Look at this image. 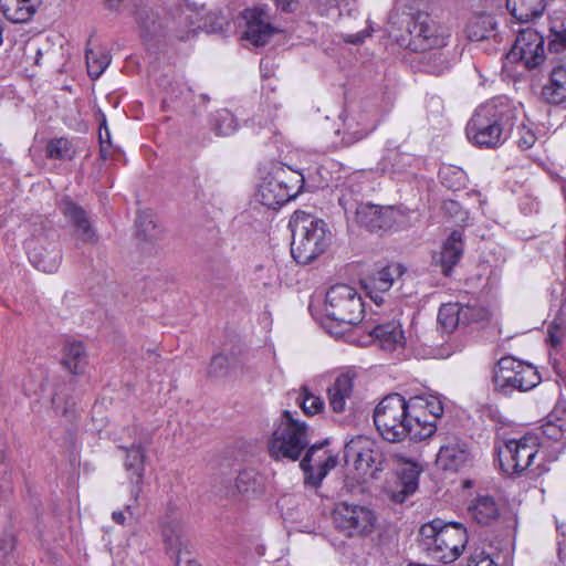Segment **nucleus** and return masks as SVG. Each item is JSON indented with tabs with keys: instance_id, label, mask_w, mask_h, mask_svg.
Masks as SVG:
<instances>
[{
	"instance_id": "obj_1",
	"label": "nucleus",
	"mask_w": 566,
	"mask_h": 566,
	"mask_svg": "<svg viewBox=\"0 0 566 566\" xmlns=\"http://www.w3.org/2000/svg\"><path fill=\"white\" fill-rule=\"evenodd\" d=\"M516 114L517 108L506 97L480 105L467 125L468 139L482 148L503 145L515 125Z\"/></svg>"
},
{
	"instance_id": "obj_2",
	"label": "nucleus",
	"mask_w": 566,
	"mask_h": 566,
	"mask_svg": "<svg viewBox=\"0 0 566 566\" xmlns=\"http://www.w3.org/2000/svg\"><path fill=\"white\" fill-rule=\"evenodd\" d=\"M410 415V399L399 394H390L384 397L374 410V423L381 437L389 442H400L405 439L421 441L426 439L431 427H422L418 430V423Z\"/></svg>"
},
{
	"instance_id": "obj_3",
	"label": "nucleus",
	"mask_w": 566,
	"mask_h": 566,
	"mask_svg": "<svg viewBox=\"0 0 566 566\" xmlns=\"http://www.w3.org/2000/svg\"><path fill=\"white\" fill-rule=\"evenodd\" d=\"M419 537L422 549L444 564L455 560L462 554L469 538L462 523L440 518L423 524Z\"/></svg>"
},
{
	"instance_id": "obj_4",
	"label": "nucleus",
	"mask_w": 566,
	"mask_h": 566,
	"mask_svg": "<svg viewBox=\"0 0 566 566\" xmlns=\"http://www.w3.org/2000/svg\"><path fill=\"white\" fill-rule=\"evenodd\" d=\"M292 228L291 253L301 264H308L322 254L329 244L331 232L326 223L313 216L296 211L290 220Z\"/></svg>"
},
{
	"instance_id": "obj_5",
	"label": "nucleus",
	"mask_w": 566,
	"mask_h": 566,
	"mask_svg": "<svg viewBox=\"0 0 566 566\" xmlns=\"http://www.w3.org/2000/svg\"><path fill=\"white\" fill-rule=\"evenodd\" d=\"M325 312V327L329 334L338 337L361 322L364 304L354 287L336 284L326 293Z\"/></svg>"
},
{
	"instance_id": "obj_6",
	"label": "nucleus",
	"mask_w": 566,
	"mask_h": 566,
	"mask_svg": "<svg viewBox=\"0 0 566 566\" xmlns=\"http://www.w3.org/2000/svg\"><path fill=\"white\" fill-rule=\"evenodd\" d=\"M308 446L307 426L284 410L269 440V454L274 460L296 461Z\"/></svg>"
},
{
	"instance_id": "obj_7",
	"label": "nucleus",
	"mask_w": 566,
	"mask_h": 566,
	"mask_svg": "<svg viewBox=\"0 0 566 566\" xmlns=\"http://www.w3.org/2000/svg\"><path fill=\"white\" fill-rule=\"evenodd\" d=\"M541 382L536 368L514 357H502L493 369L494 390L509 396L514 390L527 391Z\"/></svg>"
},
{
	"instance_id": "obj_8",
	"label": "nucleus",
	"mask_w": 566,
	"mask_h": 566,
	"mask_svg": "<svg viewBox=\"0 0 566 566\" xmlns=\"http://www.w3.org/2000/svg\"><path fill=\"white\" fill-rule=\"evenodd\" d=\"M335 530L348 538L369 536L376 526L375 512L360 504L339 502L332 511Z\"/></svg>"
},
{
	"instance_id": "obj_9",
	"label": "nucleus",
	"mask_w": 566,
	"mask_h": 566,
	"mask_svg": "<svg viewBox=\"0 0 566 566\" xmlns=\"http://www.w3.org/2000/svg\"><path fill=\"white\" fill-rule=\"evenodd\" d=\"M344 459L347 465L353 464L364 480L378 479V473L384 471L387 464L376 442L365 436H357L345 444Z\"/></svg>"
},
{
	"instance_id": "obj_10",
	"label": "nucleus",
	"mask_w": 566,
	"mask_h": 566,
	"mask_svg": "<svg viewBox=\"0 0 566 566\" xmlns=\"http://www.w3.org/2000/svg\"><path fill=\"white\" fill-rule=\"evenodd\" d=\"M304 178L301 174H287L281 169L264 179L259 187L256 199L264 207L277 209L294 199L302 190Z\"/></svg>"
},
{
	"instance_id": "obj_11",
	"label": "nucleus",
	"mask_w": 566,
	"mask_h": 566,
	"mask_svg": "<svg viewBox=\"0 0 566 566\" xmlns=\"http://www.w3.org/2000/svg\"><path fill=\"white\" fill-rule=\"evenodd\" d=\"M407 31L410 35L408 48L412 51L442 49L447 45L450 32L427 12H417L409 17Z\"/></svg>"
},
{
	"instance_id": "obj_12",
	"label": "nucleus",
	"mask_w": 566,
	"mask_h": 566,
	"mask_svg": "<svg viewBox=\"0 0 566 566\" xmlns=\"http://www.w3.org/2000/svg\"><path fill=\"white\" fill-rule=\"evenodd\" d=\"M25 249L31 263L40 271L53 273L57 270L62 254L57 233L53 229H41L27 241Z\"/></svg>"
},
{
	"instance_id": "obj_13",
	"label": "nucleus",
	"mask_w": 566,
	"mask_h": 566,
	"mask_svg": "<svg viewBox=\"0 0 566 566\" xmlns=\"http://www.w3.org/2000/svg\"><path fill=\"white\" fill-rule=\"evenodd\" d=\"M538 452L537 438L524 436L521 439L507 440L499 449L500 468L506 474H521L532 467Z\"/></svg>"
},
{
	"instance_id": "obj_14",
	"label": "nucleus",
	"mask_w": 566,
	"mask_h": 566,
	"mask_svg": "<svg viewBox=\"0 0 566 566\" xmlns=\"http://www.w3.org/2000/svg\"><path fill=\"white\" fill-rule=\"evenodd\" d=\"M161 535L167 554L175 560V566H200L192 557L181 517L177 512H170L161 520Z\"/></svg>"
},
{
	"instance_id": "obj_15",
	"label": "nucleus",
	"mask_w": 566,
	"mask_h": 566,
	"mask_svg": "<svg viewBox=\"0 0 566 566\" xmlns=\"http://www.w3.org/2000/svg\"><path fill=\"white\" fill-rule=\"evenodd\" d=\"M544 45L543 35L528 28L518 33L507 57L513 62H522L527 69H534L545 59Z\"/></svg>"
},
{
	"instance_id": "obj_16",
	"label": "nucleus",
	"mask_w": 566,
	"mask_h": 566,
	"mask_svg": "<svg viewBox=\"0 0 566 566\" xmlns=\"http://www.w3.org/2000/svg\"><path fill=\"white\" fill-rule=\"evenodd\" d=\"M120 449L126 451L125 469L129 474L132 481L130 497L133 503L125 506V511L130 515H136L138 500L143 490V480L145 474V459L146 450L142 443H132L130 447L120 446Z\"/></svg>"
},
{
	"instance_id": "obj_17",
	"label": "nucleus",
	"mask_w": 566,
	"mask_h": 566,
	"mask_svg": "<svg viewBox=\"0 0 566 566\" xmlns=\"http://www.w3.org/2000/svg\"><path fill=\"white\" fill-rule=\"evenodd\" d=\"M243 18L247 22L243 38L256 46L268 43L277 31L270 23L271 15L264 6L244 10Z\"/></svg>"
},
{
	"instance_id": "obj_18",
	"label": "nucleus",
	"mask_w": 566,
	"mask_h": 566,
	"mask_svg": "<svg viewBox=\"0 0 566 566\" xmlns=\"http://www.w3.org/2000/svg\"><path fill=\"white\" fill-rule=\"evenodd\" d=\"M326 455L322 446L314 444L308 448L300 467L305 473V483L317 488L331 469L336 465V458Z\"/></svg>"
},
{
	"instance_id": "obj_19",
	"label": "nucleus",
	"mask_w": 566,
	"mask_h": 566,
	"mask_svg": "<svg viewBox=\"0 0 566 566\" xmlns=\"http://www.w3.org/2000/svg\"><path fill=\"white\" fill-rule=\"evenodd\" d=\"M356 222L370 232L390 229L396 222V211L390 206L360 203L356 207Z\"/></svg>"
},
{
	"instance_id": "obj_20",
	"label": "nucleus",
	"mask_w": 566,
	"mask_h": 566,
	"mask_svg": "<svg viewBox=\"0 0 566 566\" xmlns=\"http://www.w3.org/2000/svg\"><path fill=\"white\" fill-rule=\"evenodd\" d=\"M403 271L400 264L392 263L376 269L373 273L363 280V285L370 298L380 304L384 298L382 293L390 290L394 282L402 275Z\"/></svg>"
},
{
	"instance_id": "obj_21",
	"label": "nucleus",
	"mask_w": 566,
	"mask_h": 566,
	"mask_svg": "<svg viewBox=\"0 0 566 566\" xmlns=\"http://www.w3.org/2000/svg\"><path fill=\"white\" fill-rule=\"evenodd\" d=\"M443 415L442 402L437 398L424 399L415 397L410 399V415L411 419L418 423V430L422 431V427H431L426 439L431 437L436 430V421Z\"/></svg>"
},
{
	"instance_id": "obj_22",
	"label": "nucleus",
	"mask_w": 566,
	"mask_h": 566,
	"mask_svg": "<svg viewBox=\"0 0 566 566\" xmlns=\"http://www.w3.org/2000/svg\"><path fill=\"white\" fill-rule=\"evenodd\" d=\"M470 455L468 443L457 437H451L440 447L437 464L444 471L457 472L465 465Z\"/></svg>"
},
{
	"instance_id": "obj_23",
	"label": "nucleus",
	"mask_w": 566,
	"mask_h": 566,
	"mask_svg": "<svg viewBox=\"0 0 566 566\" xmlns=\"http://www.w3.org/2000/svg\"><path fill=\"white\" fill-rule=\"evenodd\" d=\"M356 374L347 370L339 374L327 388L329 408L334 413H344L354 391Z\"/></svg>"
},
{
	"instance_id": "obj_24",
	"label": "nucleus",
	"mask_w": 566,
	"mask_h": 566,
	"mask_svg": "<svg viewBox=\"0 0 566 566\" xmlns=\"http://www.w3.org/2000/svg\"><path fill=\"white\" fill-rule=\"evenodd\" d=\"M463 248L462 231L454 230L442 244L440 252L433 254L434 264L440 266L444 275H450L452 269L459 263Z\"/></svg>"
},
{
	"instance_id": "obj_25",
	"label": "nucleus",
	"mask_w": 566,
	"mask_h": 566,
	"mask_svg": "<svg viewBox=\"0 0 566 566\" xmlns=\"http://www.w3.org/2000/svg\"><path fill=\"white\" fill-rule=\"evenodd\" d=\"M542 97L554 105L566 102V59L552 69L549 83L542 88Z\"/></svg>"
},
{
	"instance_id": "obj_26",
	"label": "nucleus",
	"mask_w": 566,
	"mask_h": 566,
	"mask_svg": "<svg viewBox=\"0 0 566 566\" xmlns=\"http://www.w3.org/2000/svg\"><path fill=\"white\" fill-rule=\"evenodd\" d=\"M370 336L384 350L392 352L405 346L401 325L396 321L376 325L371 329Z\"/></svg>"
},
{
	"instance_id": "obj_27",
	"label": "nucleus",
	"mask_w": 566,
	"mask_h": 566,
	"mask_svg": "<svg viewBox=\"0 0 566 566\" xmlns=\"http://www.w3.org/2000/svg\"><path fill=\"white\" fill-rule=\"evenodd\" d=\"M41 0H0V11L13 23L28 22L36 11Z\"/></svg>"
},
{
	"instance_id": "obj_28",
	"label": "nucleus",
	"mask_w": 566,
	"mask_h": 566,
	"mask_svg": "<svg viewBox=\"0 0 566 566\" xmlns=\"http://www.w3.org/2000/svg\"><path fill=\"white\" fill-rule=\"evenodd\" d=\"M420 473L421 468L417 463L406 461L402 464L398 473L400 490L392 493V500L395 502L402 503L409 495L417 491Z\"/></svg>"
},
{
	"instance_id": "obj_29",
	"label": "nucleus",
	"mask_w": 566,
	"mask_h": 566,
	"mask_svg": "<svg viewBox=\"0 0 566 566\" xmlns=\"http://www.w3.org/2000/svg\"><path fill=\"white\" fill-rule=\"evenodd\" d=\"M469 513L479 524H490L499 515V506L495 500L490 495H478L469 506Z\"/></svg>"
},
{
	"instance_id": "obj_30",
	"label": "nucleus",
	"mask_w": 566,
	"mask_h": 566,
	"mask_svg": "<svg viewBox=\"0 0 566 566\" xmlns=\"http://www.w3.org/2000/svg\"><path fill=\"white\" fill-rule=\"evenodd\" d=\"M265 480L253 468H247L239 472L235 479V489L245 496H256L263 493Z\"/></svg>"
},
{
	"instance_id": "obj_31",
	"label": "nucleus",
	"mask_w": 566,
	"mask_h": 566,
	"mask_svg": "<svg viewBox=\"0 0 566 566\" xmlns=\"http://www.w3.org/2000/svg\"><path fill=\"white\" fill-rule=\"evenodd\" d=\"M62 364L70 373L74 375L82 374L87 364V355L83 343H66Z\"/></svg>"
},
{
	"instance_id": "obj_32",
	"label": "nucleus",
	"mask_w": 566,
	"mask_h": 566,
	"mask_svg": "<svg viewBox=\"0 0 566 566\" xmlns=\"http://www.w3.org/2000/svg\"><path fill=\"white\" fill-rule=\"evenodd\" d=\"M495 21L491 15H479L467 25L468 38L471 41H483L493 35L495 30Z\"/></svg>"
},
{
	"instance_id": "obj_33",
	"label": "nucleus",
	"mask_w": 566,
	"mask_h": 566,
	"mask_svg": "<svg viewBox=\"0 0 566 566\" xmlns=\"http://www.w3.org/2000/svg\"><path fill=\"white\" fill-rule=\"evenodd\" d=\"M426 73L440 75L449 69V60L441 49H427L420 59Z\"/></svg>"
},
{
	"instance_id": "obj_34",
	"label": "nucleus",
	"mask_w": 566,
	"mask_h": 566,
	"mask_svg": "<svg viewBox=\"0 0 566 566\" xmlns=\"http://www.w3.org/2000/svg\"><path fill=\"white\" fill-rule=\"evenodd\" d=\"M438 322L447 333H451L462 325L460 303L443 304L438 313Z\"/></svg>"
},
{
	"instance_id": "obj_35",
	"label": "nucleus",
	"mask_w": 566,
	"mask_h": 566,
	"mask_svg": "<svg viewBox=\"0 0 566 566\" xmlns=\"http://www.w3.org/2000/svg\"><path fill=\"white\" fill-rule=\"evenodd\" d=\"M87 73L91 78H98L111 62L109 55L104 51H94L86 49L85 51Z\"/></svg>"
},
{
	"instance_id": "obj_36",
	"label": "nucleus",
	"mask_w": 566,
	"mask_h": 566,
	"mask_svg": "<svg viewBox=\"0 0 566 566\" xmlns=\"http://www.w3.org/2000/svg\"><path fill=\"white\" fill-rule=\"evenodd\" d=\"M237 364L238 359L234 356L219 354L212 357L208 373L216 378L226 377Z\"/></svg>"
},
{
	"instance_id": "obj_37",
	"label": "nucleus",
	"mask_w": 566,
	"mask_h": 566,
	"mask_svg": "<svg viewBox=\"0 0 566 566\" xmlns=\"http://www.w3.org/2000/svg\"><path fill=\"white\" fill-rule=\"evenodd\" d=\"M74 154L75 150L66 138H56L46 145V155L52 159H72Z\"/></svg>"
},
{
	"instance_id": "obj_38",
	"label": "nucleus",
	"mask_w": 566,
	"mask_h": 566,
	"mask_svg": "<svg viewBox=\"0 0 566 566\" xmlns=\"http://www.w3.org/2000/svg\"><path fill=\"white\" fill-rule=\"evenodd\" d=\"M137 234L144 240H156L159 231L150 212H142L136 219Z\"/></svg>"
},
{
	"instance_id": "obj_39",
	"label": "nucleus",
	"mask_w": 566,
	"mask_h": 566,
	"mask_svg": "<svg viewBox=\"0 0 566 566\" xmlns=\"http://www.w3.org/2000/svg\"><path fill=\"white\" fill-rule=\"evenodd\" d=\"M441 182L448 188L452 190L460 189L465 181V175L464 171L460 168L455 167H443L440 169L439 172Z\"/></svg>"
},
{
	"instance_id": "obj_40",
	"label": "nucleus",
	"mask_w": 566,
	"mask_h": 566,
	"mask_svg": "<svg viewBox=\"0 0 566 566\" xmlns=\"http://www.w3.org/2000/svg\"><path fill=\"white\" fill-rule=\"evenodd\" d=\"M60 208L73 228L88 219L86 211L69 198L62 200Z\"/></svg>"
},
{
	"instance_id": "obj_41",
	"label": "nucleus",
	"mask_w": 566,
	"mask_h": 566,
	"mask_svg": "<svg viewBox=\"0 0 566 566\" xmlns=\"http://www.w3.org/2000/svg\"><path fill=\"white\" fill-rule=\"evenodd\" d=\"M460 312L463 326L488 318V312L478 305L460 304Z\"/></svg>"
},
{
	"instance_id": "obj_42",
	"label": "nucleus",
	"mask_w": 566,
	"mask_h": 566,
	"mask_svg": "<svg viewBox=\"0 0 566 566\" xmlns=\"http://www.w3.org/2000/svg\"><path fill=\"white\" fill-rule=\"evenodd\" d=\"M297 399L301 400V407L306 415H315L324 408V401L308 392L306 388H303Z\"/></svg>"
},
{
	"instance_id": "obj_43",
	"label": "nucleus",
	"mask_w": 566,
	"mask_h": 566,
	"mask_svg": "<svg viewBox=\"0 0 566 566\" xmlns=\"http://www.w3.org/2000/svg\"><path fill=\"white\" fill-rule=\"evenodd\" d=\"M138 23L140 27L142 36L153 38L158 33L159 25L147 11H142L138 13Z\"/></svg>"
},
{
	"instance_id": "obj_44",
	"label": "nucleus",
	"mask_w": 566,
	"mask_h": 566,
	"mask_svg": "<svg viewBox=\"0 0 566 566\" xmlns=\"http://www.w3.org/2000/svg\"><path fill=\"white\" fill-rule=\"evenodd\" d=\"M74 234L84 243H95L97 241V235L92 227L90 218L74 227Z\"/></svg>"
},
{
	"instance_id": "obj_45",
	"label": "nucleus",
	"mask_w": 566,
	"mask_h": 566,
	"mask_svg": "<svg viewBox=\"0 0 566 566\" xmlns=\"http://www.w3.org/2000/svg\"><path fill=\"white\" fill-rule=\"evenodd\" d=\"M566 50V29L553 31L549 35L548 51L559 53Z\"/></svg>"
},
{
	"instance_id": "obj_46",
	"label": "nucleus",
	"mask_w": 566,
	"mask_h": 566,
	"mask_svg": "<svg viewBox=\"0 0 566 566\" xmlns=\"http://www.w3.org/2000/svg\"><path fill=\"white\" fill-rule=\"evenodd\" d=\"M517 144L523 149L531 148L536 142L534 132L524 124L517 127Z\"/></svg>"
},
{
	"instance_id": "obj_47",
	"label": "nucleus",
	"mask_w": 566,
	"mask_h": 566,
	"mask_svg": "<svg viewBox=\"0 0 566 566\" xmlns=\"http://www.w3.org/2000/svg\"><path fill=\"white\" fill-rule=\"evenodd\" d=\"M338 202L344 208L346 213L350 211H354L356 213V207L360 205L358 200L354 197L353 189L349 187H346L342 190V195L338 198Z\"/></svg>"
},
{
	"instance_id": "obj_48",
	"label": "nucleus",
	"mask_w": 566,
	"mask_h": 566,
	"mask_svg": "<svg viewBox=\"0 0 566 566\" xmlns=\"http://www.w3.org/2000/svg\"><path fill=\"white\" fill-rule=\"evenodd\" d=\"M565 335V328L560 323L556 321L552 322L547 328V340L553 347H557L562 344Z\"/></svg>"
},
{
	"instance_id": "obj_49",
	"label": "nucleus",
	"mask_w": 566,
	"mask_h": 566,
	"mask_svg": "<svg viewBox=\"0 0 566 566\" xmlns=\"http://www.w3.org/2000/svg\"><path fill=\"white\" fill-rule=\"evenodd\" d=\"M361 124V127L359 129H354L353 132H347V143L350 144V143H355L357 140H360L363 139L364 137H366L370 132H373L375 129V124L374 123H360Z\"/></svg>"
},
{
	"instance_id": "obj_50",
	"label": "nucleus",
	"mask_w": 566,
	"mask_h": 566,
	"mask_svg": "<svg viewBox=\"0 0 566 566\" xmlns=\"http://www.w3.org/2000/svg\"><path fill=\"white\" fill-rule=\"evenodd\" d=\"M544 433L548 438L556 440V441L566 439L565 432L563 430V424L559 426L554 422H548L544 426Z\"/></svg>"
},
{
	"instance_id": "obj_51",
	"label": "nucleus",
	"mask_w": 566,
	"mask_h": 566,
	"mask_svg": "<svg viewBox=\"0 0 566 566\" xmlns=\"http://www.w3.org/2000/svg\"><path fill=\"white\" fill-rule=\"evenodd\" d=\"M14 549V542L12 538H3L0 541V564H6L9 556Z\"/></svg>"
},
{
	"instance_id": "obj_52",
	"label": "nucleus",
	"mask_w": 566,
	"mask_h": 566,
	"mask_svg": "<svg viewBox=\"0 0 566 566\" xmlns=\"http://www.w3.org/2000/svg\"><path fill=\"white\" fill-rule=\"evenodd\" d=\"M443 210L446 213L450 214L451 217H460L464 214L461 210L460 205L454 200H446L443 202Z\"/></svg>"
},
{
	"instance_id": "obj_53",
	"label": "nucleus",
	"mask_w": 566,
	"mask_h": 566,
	"mask_svg": "<svg viewBox=\"0 0 566 566\" xmlns=\"http://www.w3.org/2000/svg\"><path fill=\"white\" fill-rule=\"evenodd\" d=\"M468 566H495V564L490 556L481 554L478 559L471 558Z\"/></svg>"
},
{
	"instance_id": "obj_54",
	"label": "nucleus",
	"mask_w": 566,
	"mask_h": 566,
	"mask_svg": "<svg viewBox=\"0 0 566 566\" xmlns=\"http://www.w3.org/2000/svg\"><path fill=\"white\" fill-rule=\"evenodd\" d=\"M98 139L101 144V153L104 155L106 148L105 145H111V133L108 127H105V130L98 132Z\"/></svg>"
},
{
	"instance_id": "obj_55",
	"label": "nucleus",
	"mask_w": 566,
	"mask_h": 566,
	"mask_svg": "<svg viewBox=\"0 0 566 566\" xmlns=\"http://www.w3.org/2000/svg\"><path fill=\"white\" fill-rule=\"evenodd\" d=\"M8 461H7V444L0 442V471L7 473Z\"/></svg>"
},
{
	"instance_id": "obj_56",
	"label": "nucleus",
	"mask_w": 566,
	"mask_h": 566,
	"mask_svg": "<svg viewBox=\"0 0 566 566\" xmlns=\"http://www.w3.org/2000/svg\"><path fill=\"white\" fill-rule=\"evenodd\" d=\"M366 36H369V33L367 32H359L356 34H350L346 38V41L353 44H357L364 41Z\"/></svg>"
},
{
	"instance_id": "obj_57",
	"label": "nucleus",
	"mask_w": 566,
	"mask_h": 566,
	"mask_svg": "<svg viewBox=\"0 0 566 566\" xmlns=\"http://www.w3.org/2000/svg\"><path fill=\"white\" fill-rule=\"evenodd\" d=\"M105 7L111 11H118L125 0H104Z\"/></svg>"
},
{
	"instance_id": "obj_58",
	"label": "nucleus",
	"mask_w": 566,
	"mask_h": 566,
	"mask_svg": "<svg viewBox=\"0 0 566 566\" xmlns=\"http://www.w3.org/2000/svg\"><path fill=\"white\" fill-rule=\"evenodd\" d=\"M277 8H281L282 11L290 12L292 11V1L291 0H274Z\"/></svg>"
},
{
	"instance_id": "obj_59",
	"label": "nucleus",
	"mask_w": 566,
	"mask_h": 566,
	"mask_svg": "<svg viewBox=\"0 0 566 566\" xmlns=\"http://www.w3.org/2000/svg\"><path fill=\"white\" fill-rule=\"evenodd\" d=\"M112 518L115 523L119 524V525H124L125 521H126V517L124 515V513L122 511H115L113 512L112 514Z\"/></svg>"
},
{
	"instance_id": "obj_60",
	"label": "nucleus",
	"mask_w": 566,
	"mask_h": 566,
	"mask_svg": "<svg viewBox=\"0 0 566 566\" xmlns=\"http://www.w3.org/2000/svg\"><path fill=\"white\" fill-rule=\"evenodd\" d=\"M105 127H107L106 118H105V116H104V115H102V120H101V123H99V129H98V132H103V130H105Z\"/></svg>"
},
{
	"instance_id": "obj_61",
	"label": "nucleus",
	"mask_w": 566,
	"mask_h": 566,
	"mask_svg": "<svg viewBox=\"0 0 566 566\" xmlns=\"http://www.w3.org/2000/svg\"><path fill=\"white\" fill-rule=\"evenodd\" d=\"M52 402L57 408V397L56 396H53Z\"/></svg>"
},
{
	"instance_id": "obj_62",
	"label": "nucleus",
	"mask_w": 566,
	"mask_h": 566,
	"mask_svg": "<svg viewBox=\"0 0 566 566\" xmlns=\"http://www.w3.org/2000/svg\"><path fill=\"white\" fill-rule=\"evenodd\" d=\"M255 270H256V271H262V270H263V265H258V266L255 268Z\"/></svg>"
},
{
	"instance_id": "obj_63",
	"label": "nucleus",
	"mask_w": 566,
	"mask_h": 566,
	"mask_svg": "<svg viewBox=\"0 0 566 566\" xmlns=\"http://www.w3.org/2000/svg\"><path fill=\"white\" fill-rule=\"evenodd\" d=\"M1 480H4V475H3L2 478H0V481H1ZM2 488H3V484H2V483H0V489H2Z\"/></svg>"
}]
</instances>
